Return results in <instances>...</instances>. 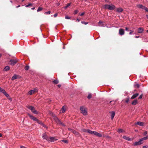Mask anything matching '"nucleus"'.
Masks as SVG:
<instances>
[{
	"mask_svg": "<svg viewBox=\"0 0 148 148\" xmlns=\"http://www.w3.org/2000/svg\"><path fill=\"white\" fill-rule=\"evenodd\" d=\"M142 96H143L142 95H140V96H139V97L138 98V99H141L142 98Z\"/></svg>",
	"mask_w": 148,
	"mask_h": 148,
	"instance_id": "46",
	"label": "nucleus"
},
{
	"mask_svg": "<svg viewBox=\"0 0 148 148\" xmlns=\"http://www.w3.org/2000/svg\"><path fill=\"white\" fill-rule=\"evenodd\" d=\"M65 19H70V18L69 17L67 16H66L65 17Z\"/></svg>",
	"mask_w": 148,
	"mask_h": 148,
	"instance_id": "41",
	"label": "nucleus"
},
{
	"mask_svg": "<svg viewBox=\"0 0 148 148\" xmlns=\"http://www.w3.org/2000/svg\"><path fill=\"white\" fill-rule=\"evenodd\" d=\"M147 131H145L144 132V134L145 135H146L147 134Z\"/></svg>",
	"mask_w": 148,
	"mask_h": 148,
	"instance_id": "51",
	"label": "nucleus"
},
{
	"mask_svg": "<svg viewBox=\"0 0 148 148\" xmlns=\"http://www.w3.org/2000/svg\"><path fill=\"white\" fill-rule=\"evenodd\" d=\"M137 102V100L136 99H135L132 102V104L133 105H136Z\"/></svg>",
	"mask_w": 148,
	"mask_h": 148,
	"instance_id": "22",
	"label": "nucleus"
},
{
	"mask_svg": "<svg viewBox=\"0 0 148 148\" xmlns=\"http://www.w3.org/2000/svg\"><path fill=\"white\" fill-rule=\"evenodd\" d=\"M129 101V99H127L125 101V102L127 103H128V102Z\"/></svg>",
	"mask_w": 148,
	"mask_h": 148,
	"instance_id": "49",
	"label": "nucleus"
},
{
	"mask_svg": "<svg viewBox=\"0 0 148 148\" xmlns=\"http://www.w3.org/2000/svg\"><path fill=\"white\" fill-rule=\"evenodd\" d=\"M139 95L138 93H136V94H134L131 97V99H134L135 98H136L137 96H138Z\"/></svg>",
	"mask_w": 148,
	"mask_h": 148,
	"instance_id": "14",
	"label": "nucleus"
},
{
	"mask_svg": "<svg viewBox=\"0 0 148 148\" xmlns=\"http://www.w3.org/2000/svg\"><path fill=\"white\" fill-rule=\"evenodd\" d=\"M38 90L37 88H34L33 90H32L29 91V94L30 95H32L33 93H34L35 92H37Z\"/></svg>",
	"mask_w": 148,
	"mask_h": 148,
	"instance_id": "8",
	"label": "nucleus"
},
{
	"mask_svg": "<svg viewBox=\"0 0 148 148\" xmlns=\"http://www.w3.org/2000/svg\"><path fill=\"white\" fill-rule=\"evenodd\" d=\"M42 138L43 139H46L47 140H49V138L48 136L46 135L45 134H44L42 135Z\"/></svg>",
	"mask_w": 148,
	"mask_h": 148,
	"instance_id": "16",
	"label": "nucleus"
},
{
	"mask_svg": "<svg viewBox=\"0 0 148 148\" xmlns=\"http://www.w3.org/2000/svg\"><path fill=\"white\" fill-rule=\"evenodd\" d=\"M98 24L99 25V26H101V27H103L104 26L102 24V22L101 21H99L98 23Z\"/></svg>",
	"mask_w": 148,
	"mask_h": 148,
	"instance_id": "27",
	"label": "nucleus"
},
{
	"mask_svg": "<svg viewBox=\"0 0 148 148\" xmlns=\"http://www.w3.org/2000/svg\"><path fill=\"white\" fill-rule=\"evenodd\" d=\"M32 3H29L28 5H25V7H26L27 8V7H29L30 6H32Z\"/></svg>",
	"mask_w": 148,
	"mask_h": 148,
	"instance_id": "36",
	"label": "nucleus"
},
{
	"mask_svg": "<svg viewBox=\"0 0 148 148\" xmlns=\"http://www.w3.org/2000/svg\"><path fill=\"white\" fill-rule=\"evenodd\" d=\"M133 31L132 30H130V32L129 34L130 35L132 34V33L133 32Z\"/></svg>",
	"mask_w": 148,
	"mask_h": 148,
	"instance_id": "47",
	"label": "nucleus"
},
{
	"mask_svg": "<svg viewBox=\"0 0 148 148\" xmlns=\"http://www.w3.org/2000/svg\"><path fill=\"white\" fill-rule=\"evenodd\" d=\"M58 86V87H59V88H60L61 87V85L60 84H59Z\"/></svg>",
	"mask_w": 148,
	"mask_h": 148,
	"instance_id": "56",
	"label": "nucleus"
},
{
	"mask_svg": "<svg viewBox=\"0 0 148 148\" xmlns=\"http://www.w3.org/2000/svg\"><path fill=\"white\" fill-rule=\"evenodd\" d=\"M125 30L127 31H128V28H127V27H125Z\"/></svg>",
	"mask_w": 148,
	"mask_h": 148,
	"instance_id": "52",
	"label": "nucleus"
},
{
	"mask_svg": "<svg viewBox=\"0 0 148 148\" xmlns=\"http://www.w3.org/2000/svg\"><path fill=\"white\" fill-rule=\"evenodd\" d=\"M28 115L31 119H32L34 121H36L39 124H42V122L41 121H39L36 118L34 117L33 115L29 114H28Z\"/></svg>",
	"mask_w": 148,
	"mask_h": 148,
	"instance_id": "4",
	"label": "nucleus"
},
{
	"mask_svg": "<svg viewBox=\"0 0 148 148\" xmlns=\"http://www.w3.org/2000/svg\"><path fill=\"white\" fill-rule=\"evenodd\" d=\"M35 9V7H34V8H31V9H32V10H34Z\"/></svg>",
	"mask_w": 148,
	"mask_h": 148,
	"instance_id": "57",
	"label": "nucleus"
},
{
	"mask_svg": "<svg viewBox=\"0 0 148 148\" xmlns=\"http://www.w3.org/2000/svg\"><path fill=\"white\" fill-rule=\"evenodd\" d=\"M29 69V66H26L25 67V69L26 70H28Z\"/></svg>",
	"mask_w": 148,
	"mask_h": 148,
	"instance_id": "37",
	"label": "nucleus"
},
{
	"mask_svg": "<svg viewBox=\"0 0 148 148\" xmlns=\"http://www.w3.org/2000/svg\"><path fill=\"white\" fill-rule=\"evenodd\" d=\"M84 12H82V13L80 14V16H83L84 15Z\"/></svg>",
	"mask_w": 148,
	"mask_h": 148,
	"instance_id": "50",
	"label": "nucleus"
},
{
	"mask_svg": "<svg viewBox=\"0 0 148 148\" xmlns=\"http://www.w3.org/2000/svg\"><path fill=\"white\" fill-rule=\"evenodd\" d=\"M78 12V11L77 10H75L74 11V14H77V13Z\"/></svg>",
	"mask_w": 148,
	"mask_h": 148,
	"instance_id": "42",
	"label": "nucleus"
},
{
	"mask_svg": "<svg viewBox=\"0 0 148 148\" xmlns=\"http://www.w3.org/2000/svg\"><path fill=\"white\" fill-rule=\"evenodd\" d=\"M71 3H68L66 6L64 7V8L65 9H66L69 6H70V5H71Z\"/></svg>",
	"mask_w": 148,
	"mask_h": 148,
	"instance_id": "28",
	"label": "nucleus"
},
{
	"mask_svg": "<svg viewBox=\"0 0 148 148\" xmlns=\"http://www.w3.org/2000/svg\"><path fill=\"white\" fill-rule=\"evenodd\" d=\"M123 130L121 129H119L118 130V132H119V133H121V132H123Z\"/></svg>",
	"mask_w": 148,
	"mask_h": 148,
	"instance_id": "35",
	"label": "nucleus"
},
{
	"mask_svg": "<svg viewBox=\"0 0 148 148\" xmlns=\"http://www.w3.org/2000/svg\"><path fill=\"white\" fill-rule=\"evenodd\" d=\"M51 13V12L50 11H48L47 12H45L44 13V14H50Z\"/></svg>",
	"mask_w": 148,
	"mask_h": 148,
	"instance_id": "38",
	"label": "nucleus"
},
{
	"mask_svg": "<svg viewBox=\"0 0 148 148\" xmlns=\"http://www.w3.org/2000/svg\"><path fill=\"white\" fill-rule=\"evenodd\" d=\"M41 124L44 127H46V126L45 125L43 124L42 123V124Z\"/></svg>",
	"mask_w": 148,
	"mask_h": 148,
	"instance_id": "53",
	"label": "nucleus"
},
{
	"mask_svg": "<svg viewBox=\"0 0 148 148\" xmlns=\"http://www.w3.org/2000/svg\"><path fill=\"white\" fill-rule=\"evenodd\" d=\"M143 143V142H142V141L140 139V140L139 141L136 142L135 143H134L133 144V145L134 146L139 145L141 144H142Z\"/></svg>",
	"mask_w": 148,
	"mask_h": 148,
	"instance_id": "7",
	"label": "nucleus"
},
{
	"mask_svg": "<svg viewBox=\"0 0 148 148\" xmlns=\"http://www.w3.org/2000/svg\"><path fill=\"white\" fill-rule=\"evenodd\" d=\"M4 95L7 97H9V96L8 94L5 91L3 93Z\"/></svg>",
	"mask_w": 148,
	"mask_h": 148,
	"instance_id": "33",
	"label": "nucleus"
},
{
	"mask_svg": "<svg viewBox=\"0 0 148 148\" xmlns=\"http://www.w3.org/2000/svg\"><path fill=\"white\" fill-rule=\"evenodd\" d=\"M87 132L88 133H89L90 134H93V132H94V131H92L90 130H88V129L87 130Z\"/></svg>",
	"mask_w": 148,
	"mask_h": 148,
	"instance_id": "23",
	"label": "nucleus"
},
{
	"mask_svg": "<svg viewBox=\"0 0 148 148\" xmlns=\"http://www.w3.org/2000/svg\"><path fill=\"white\" fill-rule=\"evenodd\" d=\"M24 0H22V2H23V1H24Z\"/></svg>",
	"mask_w": 148,
	"mask_h": 148,
	"instance_id": "64",
	"label": "nucleus"
},
{
	"mask_svg": "<svg viewBox=\"0 0 148 148\" xmlns=\"http://www.w3.org/2000/svg\"><path fill=\"white\" fill-rule=\"evenodd\" d=\"M57 16V13L55 14L54 15V17H56Z\"/></svg>",
	"mask_w": 148,
	"mask_h": 148,
	"instance_id": "48",
	"label": "nucleus"
},
{
	"mask_svg": "<svg viewBox=\"0 0 148 148\" xmlns=\"http://www.w3.org/2000/svg\"><path fill=\"white\" fill-rule=\"evenodd\" d=\"M134 86L135 88L136 87L137 88H138L139 87L140 85L138 84H134Z\"/></svg>",
	"mask_w": 148,
	"mask_h": 148,
	"instance_id": "30",
	"label": "nucleus"
},
{
	"mask_svg": "<svg viewBox=\"0 0 148 148\" xmlns=\"http://www.w3.org/2000/svg\"><path fill=\"white\" fill-rule=\"evenodd\" d=\"M119 33L121 35H123L125 33L124 30L121 28L119 30Z\"/></svg>",
	"mask_w": 148,
	"mask_h": 148,
	"instance_id": "10",
	"label": "nucleus"
},
{
	"mask_svg": "<svg viewBox=\"0 0 148 148\" xmlns=\"http://www.w3.org/2000/svg\"><path fill=\"white\" fill-rule=\"evenodd\" d=\"M148 138V136H147L146 137H144L143 138H141V139H140V140L142 141V142H143V140H146Z\"/></svg>",
	"mask_w": 148,
	"mask_h": 148,
	"instance_id": "26",
	"label": "nucleus"
},
{
	"mask_svg": "<svg viewBox=\"0 0 148 148\" xmlns=\"http://www.w3.org/2000/svg\"><path fill=\"white\" fill-rule=\"evenodd\" d=\"M62 141L63 142L65 143H68V141L67 140H62Z\"/></svg>",
	"mask_w": 148,
	"mask_h": 148,
	"instance_id": "43",
	"label": "nucleus"
},
{
	"mask_svg": "<svg viewBox=\"0 0 148 148\" xmlns=\"http://www.w3.org/2000/svg\"><path fill=\"white\" fill-rule=\"evenodd\" d=\"M139 37V36H136L135 38H138Z\"/></svg>",
	"mask_w": 148,
	"mask_h": 148,
	"instance_id": "58",
	"label": "nucleus"
},
{
	"mask_svg": "<svg viewBox=\"0 0 148 148\" xmlns=\"http://www.w3.org/2000/svg\"><path fill=\"white\" fill-rule=\"evenodd\" d=\"M92 94H89L88 96V99H90L92 97Z\"/></svg>",
	"mask_w": 148,
	"mask_h": 148,
	"instance_id": "34",
	"label": "nucleus"
},
{
	"mask_svg": "<svg viewBox=\"0 0 148 148\" xmlns=\"http://www.w3.org/2000/svg\"><path fill=\"white\" fill-rule=\"evenodd\" d=\"M123 139L128 140V141H131V139L130 138L127 137L125 136H123Z\"/></svg>",
	"mask_w": 148,
	"mask_h": 148,
	"instance_id": "18",
	"label": "nucleus"
},
{
	"mask_svg": "<svg viewBox=\"0 0 148 148\" xmlns=\"http://www.w3.org/2000/svg\"><path fill=\"white\" fill-rule=\"evenodd\" d=\"M93 134L97 136H99V137H101L102 136V135L101 134H100L99 133L97 132L96 131L94 132Z\"/></svg>",
	"mask_w": 148,
	"mask_h": 148,
	"instance_id": "11",
	"label": "nucleus"
},
{
	"mask_svg": "<svg viewBox=\"0 0 148 148\" xmlns=\"http://www.w3.org/2000/svg\"><path fill=\"white\" fill-rule=\"evenodd\" d=\"M42 8H41L40 7H38V10H37V11L38 12H39L41 10H42Z\"/></svg>",
	"mask_w": 148,
	"mask_h": 148,
	"instance_id": "32",
	"label": "nucleus"
},
{
	"mask_svg": "<svg viewBox=\"0 0 148 148\" xmlns=\"http://www.w3.org/2000/svg\"><path fill=\"white\" fill-rule=\"evenodd\" d=\"M77 21L78 22H79L80 21V20L78 18H77Z\"/></svg>",
	"mask_w": 148,
	"mask_h": 148,
	"instance_id": "59",
	"label": "nucleus"
},
{
	"mask_svg": "<svg viewBox=\"0 0 148 148\" xmlns=\"http://www.w3.org/2000/svg\"><path fill=\"white\" fill-rule=\"evenodd\" d=\"M50 114L52 116H53V117H55V119L57 123H58L59 124L62 125V126H65V125L62 122H61L60 120L59 119H58V118L56 117V115L53 113L52 112H51L50 113Z\"/></svg>",
	"mask_w": 148,
	"mask_h": 148,
	"instance_id": "1",
	"label": "nucleus"
},
{
	"mask_svg": "<svg viewBox=\"0 0 148 148\" xmlns=\"http://www.w3.org/2000/svg\"><path fill=\"white\" fill-rule=\"evenodd\" d=\"M65 110H66L65 109V108H64V106H63L62 108L61 109V112L62 113H63L65 112Z\"/></svg>",
	"mask_w": 148,
	"mask_h": 148,
	"instance_id": "25",
	"label": "nucleus"
},
{
	"mask_svg": "<svg viewBox=\"0 0 148 148\" xmlns=\"http://www.w3.org/2000/svg\"><path fill=\"white\" fill-rule=\"evenodd\" d=\"M0 91L4 93L5 91L4 89L0 87Z\"/></svg>",
	"mask_w": 148,
	"mask_h": 148,
	"instance_id": "29",
	"label": "nucleus"
},
{
	"mask_svg": "<svg viewBox=\"0 0 148 148\" xmlns=\"http://www.w3.org/2000/svg\"><path fill=\"white\" fill-rule=\"evenodd\" d=\"M87 130L88 129H83V131L84 132H87Z\"/></svg>",
	"mask_w": 148,
	"mask_h": 148,
	"instance_id": "44",
	"label": "nucleus"
},
{
	"mask_svg": "<svg viewBox=\"0 0 148 148\" xmlns=\"http://www.w3.org/2000/svg\"><path fill=\"white\" fill-rule=\"evenodd\" d=\"M27 108L30 110L34 114H37L38 113L35 110L34 107L32 106H28Z\"/></svg>",
	"mask_w": 148,
	"mask_h": 148,
	"instance_id": "5",
	"label": "nucleus"
},
{
	"mask_svg": "<svg viewBox=\"0 0 148 148\" xmlns=\"http://www.w3.org/2000/svg\"><path fill=\"white\" fill-rule=\"evenodd\" d=\"M80 110L81 111V113L84 115H87V109L84 106L80 107Z\"/></svg>",
	"mask_w": 148,
	"mask_h": 148,
	"instance_id": "3",
	"label": "nucleus"
},
{
	"mask_svg": "<svg viewBox=\"0 0 148 148\" xmlns=\"http://www.w3.org/2000/svg\"><path fill=\"white\" fill-rule=\"evenodd\" d=\"M10 2H11V3H12V1H10Z\"/></svg>",
	"mask_w": 148,
	"mask_h": 148,
	"instance_id": "63",
	"label": "nucleus"
},
{
	"mask_svg": "<svg viewBox=\"0 0 148 148\" xmlns=\"http://www.w3.org/2000/svg\"><path fill=\"white\" fill-rule=\"evenodd\" d=\"M49 140L48 141L54 142L57 139L53 137H50L49 138Z\"/></svg>",
	"mask_w": 148,
	"mask_h": 148,
	"instance_id": "12",
	"label": "nucleus"
},
{
	"mask_svg": "<svg viewBox=\"0 0 148 148\" xmlns=\"http://www.w3.org/2000/svg\"><path fill=\"white\" fill-rule=\"evenodd\" d=\"M144 10H145V11L148 12V9L146 7H145Z\"/></svg>",
	"mask_w": 148,
	"mask_h": 148,
	"instance_id": "40",
	"label": "nucleus"
},
{
	"mask_svg": "<svg viewBox=\"0 0 148 148\" xmlns=\"http://www.w3.org/2000/svg\"><path fill=\"white\" fill-rule=\"evenodd\" d=\"M60 5V3H58V5H57L58 6V5Z\"/></svg>",
	"mask_w": 148,
	"mask_h": 148,
	"instance_id": "61",
	"label": "nucleus"
},
{
	"mask_svg": "<svg viewBox=\"0 0 148 148\" xmlns=\"http://www.w3.org/2000/svg\"><path fill=\"white\" fill-rule=\"evenodd\" d=\"M115 113L114 112H112L111 113V119L112 120L115 116Z\"/></svg>",
	"mask_w": 148,
	"mask_h": 148,
	"instance_id": "19",
	"label": "nucleus"
},
{
	"mask_svg": "<svg viewBox=\"0 0 148 148\" xmlns=\"http://www.w3.org/2000/svg\"><path fill=\"white\" fill-rule=\"evenodd\" d=\"M20 5H18L17 6H16V8H18V7H20Z\"/></svg>",
	"mask_w": 148,
	"mask_h": 148,
	"instance_id": "55",
	"label": "nucleus"
},
{
	"mask_svg": "<svg viewBox=\"0 0 148 148\" xmlns=\"http://www.w3.org/2000/svg\"><path fill=\"white\" fill-rule=\"evenodd\" d=\"M103 8L105 9H108L109 10H113L115 8V7L114 5L112 4H106L103 6Z\"/></svg>",
	"mask_w": 148,
	"mask_h": 148,
	"instance_id": "2",
	"label": "nucleus"
},
{
	"mask_svg": "<svg viewBox=\"0 0 148 148\" xmlns=\"http://www.w3.org/2000/svg\"><path fill=\"white\" fill-rule=\"evenodd\" d=\"M21 148H26V147H24V146H21Z\"/></svg>",
	"mask_w": 148,
	"mask_h": 148,
	"instance_id": "54",
	"label": "nucleus"
},
{
	"mask_svg": "<svg viewBox=\"0 0 148 148\" xmlns=\"http://www.w3.org/2000/svg\"><path fill=\"white\" fill-rule=\"evenodd\" d=\"M136 124L137 125H138L140 126H143L144 125V123H143L140 122V121H138L136 123Z\"/></svg>",
	"mask_w": 148,
	"mask_h": 148,
	"instance_id": "15",
	"label": "nucleus"
},
{
	"mask_svg": "<svg viewBox=\"0 0 148 148\" xmlns=\"http://www.w3.org/2000/svg\"><path fill=\"white\" fill-rule=\"evenodd\" d=\"M144 31V29L141 28L140 27L138 29V32L139 33H142Z\"/></svg>",
	"mask_w": 148,
	"mask_h": 148,
	"instance_id": "13",
	"label": "nucleus"
},
{
	"mask_svg": "<svg viewBox=\"0 0 148 148\" xmlns=\"http://www.w3.org/2000/svg\"><path fill=\"white\" fill-rule=\"evenodd\" d=\"M10 68V67L9 66H6L4 68V71H7L9 70Z\"/></svg>",
	"mask_w": 148,
	"mask_h": 148,
	"instance_id": "24",
	"label": "nucleus"
},
{
	"mask_svg": "<svg viewBox=\"0 0 148 148\" xmlns=\"http://www.w3.org/2000/svg\"><path fill=\"white\" fill-rule=\"evenodd\" d=\"M146 16L147 18V19H148V15H146Z\"/></svg>",
	"mask_w": 148,
	"mask_h": 148,
	"instance_id": "60",
	"label": "nucleus"
},
{
	"mask_svg": "<svg viewBox=\"0 0 148 148\" xmlns=\"http://www.w3.org/2000/svg\"><path fill=\"white\" fill-rule=\"evenodd\" d=\"M137 7L138 8H141L142 9H144L145 6L141 4H138L137 5Z\"/></svg>",
	"mask_w": 148,
	"mask_h": 148,
	"instance_id": "17",
	"label": "nucleus"
},
{
	"mask_svg": "<svg viewBox=\"0 0 148 148\" xmlns=\"http://www.w3.org/2000/svg\"><path fill=\"white\" fill-rule=\"evenodd\" d=\"M116 11L118 12H121L123 11V9L121 8H119L116 9Z\"/></svg>",
	"mask_w": 148,
	"mask_h": 148,
	"instance_id": "20",
	"label": "nucleus"
},
{
	"mask_svg": "<svg viewBox=\"0 0 148 148\" xmlns=\"http://www.w3.org/2000/svg\"><path fill=\"white\" fill-rule=\"evenodd\" d=\"M53 83L55 84H57L58 83V81L57 80H54L53 82Z\"/></svg>",
	"mask_w": 148,
	"mask_h": 148,
	"instance_id": "31",
	"label": "nucleus"
},
{
	"mask_svg": "<svg viewBox=\"0 0 148 148\" xmlns=\"http://www.w3.org/2000/svg\"><path fill=\"white\" fill-rule=\"evenodd\" d=\"M2 136V135L0 133V137H1Z\"/></svg>",
	"mask_w": 148,
	"mask_h": 148,
	"instance_id": "62",
	"label": "nucleus"
},
{
	"mask_svg": "<svg viewBox=\"0 0 148 148\" xmlns=\"http://www.w3.org/2000/svg\"><path fill=\"white\" fill-rule=\"evenodd\" d=\"M17 78V75L16 74H15L12 77L11 79L12 80H13L15 79H16Z\"/></svg>",
	"mask_w": 148,
	"mask_h": 148,
	"instance_id": "21",
	"label": "nucleus"
},
{
	"mask_svg": "<svg viewBox=\"0 0 148 148\" xmlns=\"http://www.w3.org/2000/svg\"><path fill=\"white\" fill-rule=\"evenodd\" d=\"M143 148H148V146L145 145L143 147Z\"/></svg>",
	"mask_w": 148,
	"mask_h": 148,
	"instance_id": "45",
	"label": "nucleus"
},
{
	"mask_svg": "<svg viewBox=\"0 0 148 148\" xmlns=\"http://www.w3.org/2000/svg\"><path fill=\"white\" fill-rule=\"evenodd\" d=\"M68 129L69 130H71L72 132L75 135H77L78 136H79V133L78 132L76 131L69 128Z\"/></svg>",
	"mask_w": 148,
	"mask_h": 148,
	"instance_id": "9",
	"label": "nucleus"
},
{
	"mask_svg": "<svg viewBox=\"0 0 148 148\" xmlns=\"http://www.w3.org/2000/svg\"><path fill=\"white\" fill-rule=\"evenodd\" d=\"M81 23L82 24H84L85 25H87L88 24V22H85L84 21H81Z\"/></svg>",
	"mask_w": 148,
	"mask_h": 148,
	"instance_id": "39",
	"label": "nucleus"
},
{
	"mask_svg": "<svg viewBox=\"0 0 148 148\" xmlns=\"http://www.w3.org/2000/svg\"><path fill=\"white\" fill-rule=\"evenodd\" d=\"M18 60L16 59H11L10 61V64L13 66L18 61Z\"/></svg>",
	"mask_w": 148,
	"mask_h": 148,
	"instance_id": "6",
	"label": "nucleus"
}]
</instances>
